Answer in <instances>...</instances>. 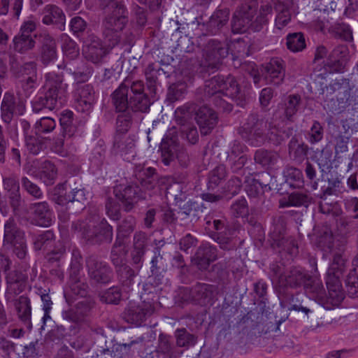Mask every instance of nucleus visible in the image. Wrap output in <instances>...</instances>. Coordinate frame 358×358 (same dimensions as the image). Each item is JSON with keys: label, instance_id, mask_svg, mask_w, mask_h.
Returning <instances> with one entry per match:
<instances>
[{"label": "nucleus", "instance_id": "nucleus-1", "mask_svg": "<svg viewBox=\"0 0 358 358\" xmlns=\"http://www.w3.org/2000/svg\"><path fill=\"white\" fill-rule=\"evenodd\" d=\"M204 95L211 98L215 106L223 111L230 112L233 106L227 99H235L240 92L236 80L232 76L224 78L222 76H215L206 81Z\"/></svg>", "mask_w": 358, "mask_h": 358}, {"label": "nucleus", "instance_id": "nucleus-2", "mask_svg": "<svg viewBox=\"0 0 358 358\" xmlns=\"http://www.w3.org/2000/svg\"><path fill=\"white\" fill-rule=\"evenodd\" d=\"M275 128L262 115L252 113L239 129L242 138L254 146H259L266 141L278 142Z\"/></svg>", "mask_w": 358, "mask_h": 358}, {"label": "nucleus", "instance_id": "nucleus-3", "mask_svg": "<svg viewBox=\"0 0 358 358\" xmlns=\"http://www.w3.org/2000/svg\"><path fill=\"white\" fill-rule=\"evenodd\" d=\"M45 80L44 87L46 91L44 96L32 102V108L35 113H38L44 108L50 110L59 108L66 96L67 85L63 83L62 75L49 72L45 75Z\"/></svg>", "mask_w": 358, "mask_h": 358}, {"label": "nucleus", "instance_id": "nucleus-4", "mask_svg": "<svg viewBox=\"0 0 358 358\" xmlns=\"http://www.w3.org/2000/svg\"><path fill=\"white\" fill-rule=\"evenodd\" d=\"M162 162L169 166L176 158L181 166L186 167L189 163V157L187 150L180 146L177 131L175 127L169 129L161 143Z\"/></svg>", "mask_w": 358, "mask_h": 358}, {"label": "nucleus", "instance_id": "nucleus-5", "mask_svg": "<svg viewBox=\"0 0 358 358\" xmlns=\"http://www.w3.org/2000/svg\"><path fill=\"white\" fill-rule=\"evenodd\" d=\"M345 266V260L340 254H336L333 262L327 271V287L329 290L331 301L334 304H340L344 299L340 278Z\"/></svg>", "mask_w": 358, "mask_h": 358}, {"label": "nucleus", "instance_id": "nucleus-6", "mask_svg": "<svg viewBox=\"0 0 358 358\" xmlns=\"http://www.w3.org/2000/svg\"><path fill=\"white\" fill-rule=\"evenodd\" d=\"M72 229L75 231H82L85 238L95 243H110L113 239V228L104 218L97 224L87 226L83 222H74L72 224Z\"/></svg>", "mask_w": 358, "mask_h": 358}, {"label": "nucleus", "instance_id": "nucleus-7", "mask_svg": "<svg viewBox=\"0 0 358 358\" xmlns=\"http://www.w3.org/2000/svg\"><path fill=\"white\" fill-rule=\"evenodd\" d=\"M102 5L111 9L103 21V27L122 31L128 22L127 10L122 0H101Z\"/></svg>", "mask_w": 358, "mask_h": 358}, {"label": "nucleus", "instance_id": "nucleus-8", "mask_svg": "<svg viewBox=\"0 0 358 358\" xmlns=\"http://www.w3.org/2000/svg\"><path fill=\"white\" fill-rule=\"evenodd\" d=\"M36 29V24L34 20L25 21L22 24L18 34L13 39V50L15 52L25 54L34 48L36 41L31 34Z\"/></svg>", "mask_w": 358, "mask_h": 358}, {"label": "nucleus", "instance_id": "nucleus-9", "mask_svg": "<svg viewBox=\"0 0 358 358\" xmlns=\"http://www.w3.org/2000/svg\"><path fill=\"white\" fill-rule=\"evenodd\" d=\"M228 53L229 48L225 43L210 39L203 50L204 61L202 62V65L211 69H217L222 59L226 57Z\"/></svg>", "mask_w": 358, "mask_h": 358}, {"label": "nucleus", "instance_id": "nucleus-10", "mask_svg": "<svg viewBox=\"0 0 358 358\" xmlns=\"http://www.w3.org/2000/svg\"><path fill=\"white\" fill-rule=\"evenodd\" d=\"M285 229L282 223H277L273 226L270 236L273 248H281L290 255L294 256L298 253V245L294 238L285 236Z\"/></svg>", "mask_w": 358, "mask_h": 358}, {"label": "nucleus", "instance_id": "nucleus-11", "mask_svg": "<svg viewBox=\"0 0 358 358\" xmlns=\"http://www.w3.org/2000/svg\"><path fill=\"white\" fill-rule=\"evenodd\" d=\"M86 265L90 279L95 282L107 283L110 280L112 270L106 263L90 256L86 259Z\"/></svg>", "mask_w": 358, "mask_h": 358}, {"label": "nucleus", "instance_id": "nucleus-12", "mask_svg": "<svg viewBox=\"0 0 358 358\" xmlns=\"http://www.w3.org/2000/svg\"><path fill=\"white\" fill-rule=\"evenodd\" d=\"M129 108L133 111L147 112L151 103L144 92V84L141 80H132L129 98Z\"/></svg>", "mask_w": 358, "mask_h": 358}, {"label": "nucleus", "instance_id": "nucleus-13", "mask_svg": "<svg viewBox=\"0 0 358 358\" xmlns=\"http://www.w3.org/2000/svg\"><path fill=\"white\" fill-rule=\"evenodd\" d=\"M24 111V104L20 101H17L13 94H4L1 105V115L5 123H10L14 115H21Z\"/></svg>", "mask_w": 358, "mask_h": 358}, {"label": "nucleus", "instance_id": "nucleus-14", "mask_svg": "<svg viewBox=\"0 0 358 358\" xmlns=\"http://www.w3.org/2000/svg\"><path fill=\"white\" fill-rule=\"evenodd\" d=\"M303 286L310 297L315 301L322 304H330L333 306L339 305L332 303L329 292H328V295H327L321 280L317 276L308 275Z\"/></svg>", "mask_w": 358, "mask_h": 358}, {"label": "nucleus", "instance_id": "nucleus-15", "mask_svg": "<svg viewBox=\"0 0 358 358\" xmlns=\"http://www.w3.org/2000/svg\"><path fill=\"white\" fill-rule=\"evenodd\" d=\"M153 312L154 308L150 303L130 304L124 312V318L129 323L141 325Z\"/></svg>", "mask_w": 358, "mask_h": 358}, {"label": "nucleus", "instance_id": "nucleus-16", "mask_svg": "<svg viewBox=\"0 0 358 358\" xmlns=\"http://www.w3.org/2000/svg\"><path fill=\"white\" fill-rule=\"evenodd\" d=\"M195 120L199 127L201 135L206 136L211 133L217 124V115L210 108L202 106L196 113Z\"/></svg>", "mask_w": 358, "mask_h": 358}, {"label": "nucleus", "instance_id": "nucleus-17", "mask_svg": "<svg viewBox=\"0 0 358 358\" xmlns=\"http://www.w3.org/2000/svg\"><path fill=\"white\" fill-rule=\"evenodd\" d=\"M132 80L126 78L111 94V101L117 112H126L129 108V92L131 91Z\"/></svg>", "mask_w": 358, "mask_h": 358}, {"label": "nucleus", "instance_id": "nucleus-18", "mask_svg": "<svg viewBox=\"0 0 358 358\" xmlns=\"http://www.w3.org/2000/svg\"><path fill=\"white\" fill-rule=\"evenodd\" d=\"M29 209L33 222L38 226L48 227L52 222V212L46 201L36 202L30 205Z\"/></svg>", "mask_w": 358, "mask_h": 358}, {"label": "nucleus", "instance_id": "nucleus-19", "mask_svg": "<svg viewBox=\"0 0 358 358\" xmlns=\"http://www.w3.org/2000/svg\"><path fill=\"white\" fill-rule=\"evenodd\" d=\"M110 50L97 38H92L83 49L85 59L94 64H100Z\"/></svg>", "mask_w": 358, "mask_h": 358}, {"label": "nucleus", "instance_id": "nucleus-20", "mask_svg": "<svg viewBox=\"0 0 358 358\" xmlns=\"http://www.w3.org/2000/svg\"><path fill=\"white\" fill-rule=\"evenodd\" d=\"M92 309L90 303L86 301L78 302L74 307L62 313L64 320L76 324H83L86 321Z\"/></svg>", "mask_w": 358, "mask_h": 358}, {"label": "nucleus", "instance_id": "nucleus-21", "mask_svg": "<svg viewBox=\"0 0 358 358\" xmlns=\"http://www.w3.org/2000/svg\"><path fill=\"white\" fill-rule=\"evenodd\" d=\"M266 79L274 85L280 84L285 76V62L279 58H272L264 66Z\"/></svg>", "mask_w": 358, "mask_h": 358}, {"label": "nucleus", "instance_id": "nucleus-22", "mask_svg": "<svg viewBox=\"0 0 358 358\" xmlns=\"http://www.w3.org/2000/svg\"><path fill=\"white\" fill-rule=\"evenodd\" d=\"M41 48L40 57L41 63L48 66L53 62L57 57V45L54 38L49 34H42L40 35Z\"/></svg>", "mask_w": 358, "mask_h": 358}, {"label": "nucleus", "instance_id": "nucleus-23", "mask_svg": "<svg viewBox=\"0 0 358 358\" xmlns=\"http://www.w3.org/2000/svg\"><path fill=\"white\" fill-rule=\"evenodd\" d=\"M136 185H120L114 189L115 196L122 202L126 211L131 210L139 197Z\"/></svg>", "mask_w": 358, "mask_h": 358}, {"label": "nucleus", "instance_id": "nucleus-24", "mask_svg": "<svg viewBox=\"0 0 358 358\" xmlns=\"http://www.w3.org/2000/svg\"><path fill=\"white\" fill-rule=\"evenodd\" d=\"M308 275L303 270L294 268L280 275L279 282L285 287H297L302 285H304Z\"/></svg>", "mask_w": 358, "mask_h": 358}, {"label": "nucleus", "instance_id": "nucleus-25", "mask_svg": "<svg viewBox=\"0 0 358 358\" xmlns=\"http://www.w3.org/2000/svg\"><path fill=\"white\" fill-rule=\"evenodd\" d=\"M148 238L145 232H136L134 236L133 250L131 251V259L133 263L140 267L142 264L143 258L145 252Z\"/></svg>", "mask_w": 358, "mask_h": 358}, {"label": "nucleus", "instance_id": "nucleus-26", "mask_svg": "<svg viewBox=\"0 0 358 358\" xmlns=\"http://www.w3.org/2000/svg\"><path fill=\"white\" fill-rule=\"evenodd\" d=\"M331 136L336 154L348 151V144L350 138V134L344 125L341 129L339 127L334 126L331 131Z\"/></svg>", "mask_w": 358, "mask_h": 358}, {"label": "nucleus", "instance_id": "nucleus-27", "mask_svg": "<svg viewBox=\"0 0 358 358\" xmlns=\"http://www.w3.org/2000/svg\"><path fill=\"white\" fill-rule=\"evenodd\" d=\"M43 22L45 24H55L61 30L65 24V15L63 11L56 6L48 5L44 9Z\"/></svg>", "mask_w": 358, "mask_h": 358}, {"label": "nucleus", "instance_id": "nucleus-28", "mask_svg": "<svg viewBox=\"0 0 358 358\" xmlns=\"http://www.w3.org/2000/svg\"><path fill=\"white\" fill-rule=\"evenodd\" d=\"M24 237V233L20 230L13 218H9L4 224L3 245H10Z\"/></svg>", "mask_w": 358, "mask_h": 358}, {"label": "nucleus", "instance_id": "nucleus-29", "mask_svg": "<svg viewBox=\"0 0 358 358\" xmlns=\"http://www.w3.org/2000/svg\"><path fill=\"white\" fill-rule=\"evenodd\" d=\"M77 94L78 107H80L82 111L90 110L94 99L93 87L90 85L80 86L77 89Z\"/></svg>", "mask_w": 358, "mask_h": 358}, {"label": "nucleus", "instance_id": "nucleus-30", "mask_svg": "<svg viewBox=\"0 0 358 358\" xmlns=\"http://www.w3.org/2000/svg\"><path fill=\"white\" fill-rule=\"evenodd\" d=\"M312 201V197L305 193L302 192H292L287 198H284L280 200L279 207L287 208L290 206L299 207L305 206L307 207Z\"/></svg>", "mask_w": 358, "mask_h": 358}, {"label": "nucleus", "instance_id": "nucleus-31", "mask_svg": "<svg viewBox=\"0 0 358 358\" xmlns=\"http://www.w3.org/2000/svg\"><path fill=\"white\" fill-rule=\"evenodd\" d=\"M14 306L19 319L28 327H31V307L29 299L25 296H20L15 300Z\"/></svg>", "mask_w": 358, "mask_h": 358}, {"label": "nucleus", "instance_id": "nucleus-32", "mask_svg": "<svg viewBox=\"0 0 358 358\" xmlns=\"http://www.w3.org/2000/svg\"><path fill=\"white\" fill-rule=\"evenodd\" d=\"M215 292V287L211 285L198 283L193 287V297L194 302L206 303L212 300Z\"/></svg>", "mask_w": 358, "mask_h": 358}, {"label": "nucleus", "instance_id": "nucleus-33", "mask_svg": "<svg viewBox=\"0 0 358 358\" xmlns=\"http://www.w3.org/2000/svg\"><path fill=\"white\" fill-rule=\"evenodd\" d=\"M229 17L228 10H219L215 12L207 23L208 31L212 34H217L227 23Z\"/></svg>", "mask_w": 358, "mask_h": 358}, {"label": "nucleus", "instance_id": "nucleus-34", "mask_svg": "<svg viewBox=\"0 0 358 358\" xmlns=\"http://www.w3.org/2000/svg\"><path fill=\"white\" fill-rule=\"evenodd\" d=\"M114 149L122 155L131 154L134 157L135 142L134 140L125 135H117L114 142Z\"/></svg>", "mask_w": 358, "mask_h": 358}, {"label": "nucleus", "instance_id": "nucleus-35", "mask_svg": "<svg viewBox=\"0 0 358 358\" xmlns=\"http://www.w3.org/2000/svg\"><path fill=\"white\" fill-rule=\"evenodd\" d=\"M156 350L158 353L166 355L169 358H178L180 356V353L177 352L171 337L164 334H160L159 336Z\"/></svg>", "mask_w": 358, "mask_h": 358}, {"label": "nucleus", "instance_id": "nucleus-36", "mask_svg": "<svg viewBox=\"0 0 358 358\" xmlns=\"http://www.w3.org/2000/svg\"><path fill=\"white\" fill-rule=\"evenodd\" d=\"M352 269L346 279V286L349 295L358 297V255L352 260Z\"/></svg>", "mask_w": 358, "mask_h": 358}, {"label": "nucleus", "instance_id": "nucleus-37", "mask_svg": "<svg viewBox=\"0 0 358 358\" xmlns=\"http://www.w3.org/2000/svg\"><path fill=\"white\" fill-rule=\"evenodd\" d=\"M36 176L46 185H52L57 177L55 166L49 161H45L41 164V169L37 173Z\"/></svg>", "mask_w": 358, "mask_h": 358}, {"label": "nucleus", "instance_id": "nucleus-38", "mask_svg": "<svg viewBox=\"0 0 358 358\" xmlns=\"http://www.w3.org/2000/svg\"><path fill=\"white\" fill-rule=\"evenodd\" d=\"M137 343L136 341H132L129 343L115 344L111 349H104L102 354L105 358H124L129 355L130 348Z\"/></svg>", "mask_w": 358, "mask_h": 358}, {"label": "nucleus", "instance_id": "nucleus-39", "mask_svg": "<svg viewBox=\"0 0 358 358\" xmlns=\"http://www.w3.org/2000/svg\"><path fill=\"white\" fill-rule=\"evenodd\" d=\"M279 158L276 152L260 149L255 154V161L264 167H270L275 165Z\"/></svg>", "mask_w": 358, "mask_h": 358}, {"label": "nucleus", "instance_id": "nucleus-40", "mask_svg": "<svg viewBox=\"0 0 358 358\" xmlns=\"http://www.w3.org/2000/svg\"><path fill=\"white\" fill-rule=\"evenodd\" d=\"M288 147L289 155L293 156L296 160L301 161L308 154V145L303 142H299L294 137L290 140Z\"/></svg>", "mask_w": 358, "mask_h": 358}, {"label": "nucleus", "instance_id": "nucleus-41", "mask_svg": "<svg viewBox=\"0 0 358 358\" xmlns=\"http://www.w3.org/2000/svg\"><path fill=\"white\" fill-rule=\"evenodd\" d=\"M230 230H224L222 231L213 232L210 237L219 244L222 250H230L235 248L232 242Z\"/></svg>", "mask_w": 358, "mask_h": 358}, {"label": "nucleus", "instance_id": "nucleus-42", "mask_svg": "<svg viewBox=\"0 0 358 358\" xmlns=\"http://www.w3.org/2000/svg\"><path fill=\"white\" fill-rule=\"evenodd\" d=\"M286 39L287 48L293 52H301L306 48L305 38L301 32L289 34Z\"/></svg>", "mask_w": 358, "mask_h": 358}, {"label": "nucleus", "instance_id": "nucleus-43", "mask_svg": "<svg viewBox=\"0 0 358 358\" xmlns=\"http://www.w3.org/2000/svg\"><path fill=\"white\" fill-rule=\"evenodd\" d=\"M4 188L10 192V198L13 206H17L20 202V185L18 180L14 177H8L3 180Z\"/></svg>", "mask_w": 358, "mask_h": 358}, {"label": "nucleus", "instance_id": "nucleus-44", "mask_svg": "<svg viewBox=\"0 0 358 358\" xmlns=\"http://www.w3.org/2000/svg\"><path fill=\"white\" fill-rule=\"evenodd\" d=\"M301 96L298 94H291L287 96L284 103L285 116L288 120L296 113L301 103Z\"/></svg>", "mask_w": 358, "mask_h": 358}, {"label": "nucleus", "instance_id": "nucleus-45", "mask_svg": "<svg viewBox=\"0 0 358 358\" xmlns=\"http://www.w3.org/2000/svg\"><path fill=\"white\" fill-rule=\"evenodd\" d=\"M176 345L178 347L188 348L196 343V337L189 333L185 328L178 329L175 332Z\"/></svg>", "mask_w": 358, "mask_h": 358}, {"label": "nucleus", "instance_id": "nucleus-46", "mask_svg": "<svg viewBox=\"0 0 358 358\" xmlns=\"http://www.w3.org/2000/svg\"><path fill=\"white\" fill-rule=\"evenodd\" d=\"M11 71L15 73L18 78H37V64L34 61L24 63L20 67L18 71H15L14 67L11 66Z\"/></svg>", "mask_w": 358, "mask_h": 358}, {"label": "nucleus", "instance_id": "nucleus-47", "mask_svg": "<svg viewBox=\"0 0 358 358\" xmlns=\"http://www.w3.org/2000/svg\"><path fill=\"white\" fill-rule=\"evenodd\" d=\"M161 71H163L157 64L154 63L148 64L145 70V75L148 82V87L153 92L155 91L157 76L160 75Z\"/></svg>", "mask_w": 358, "mask_h": 358}, {"label": "nucleus", "instance_id": "nucleus-48", "mask_svg": "<svg viewBox=\"0 0 358 358\" xmlns=\"http://www.w3.org/2000/svg\"><path fill=\"white\" fill-rule=\"evenodd\" d=\"M227 174V169L224 165L216 166L209 175V188L214 189L217 187L226 178Z\"/></svg>", "mask_w": 358, "mask_h": 358}, {"label": "nucleus", "instance_id": "nucleus-49", "mask_svg": "<svg viewBox=\"0 0 358 358\" xmlns=\"http://www.w3.org/2000/svg\"><path fill=\"white\" fill-rule=\"evenodd\" d=\"M103 36L105 45L110 50L120 43L122 37V31L103 27Z\"/></svg>", "mask_w": 358, "mask_h": 358}, {"label": "nucleus", "instance_id": "nucleus-50", "mask_svg": "<svg viewBox=\"0 0 358 358\" xmlns=\"http://www.w3.org/2000/svg\"><path fill=\"white\" fill-rule=\"evenodd\" d=\"M136 221L133 216L125 217L118 227L117 238L116 240L120 241V238L127 237L134 231Z\"/></svg>", "mask_w": 358, "mask_h": 358}, {"label": "nucleus", "instance_id": "nucleus-51", "mask_svg": "<svg viewBox=\"0 0 358 358\" xmlns=\"http://www.w3.org/2000/svg\"><path fill=\"white\" fill-rule=\"evenodd\" d=\"M125 255L124 248L122 241L116 240L111 250V260L117 269L122 265H126L123 263L122 256Z\"/></svg>", "mask_w": 358, "mask_h": 358}, {"label": "nucleus", "instance_id": "nucleus-52", "mask_svg": "<svg viewBox=\"0 0 358 358\" xmlns=\"http://www.w3.org/2000/svg\"><path fill=\"white\" fill-rule=\"evenodd\" d=\"M54 234L50 230L39 234L34 242L35 249L37 250L48 249L54 240Z\"/></svg>", "mask_w": 358, "mask_h": 358}, {"label": "nucleus", "instance_id": "nucleus-53", "mask_svg": "<svg viewBox=\"0 0 358 358\" xmlns=\"http://www.w3.org/2000/svg\"><path fill=\"white\" fill-rule=\"evenodd\" d=\"M187 85L185 82L178 81L173 83L169 87L168 99L171 101H176L180 99L185 93Z\"/></svg>", "mask_w": 358, "mask_h": 358}, {"label": "nucleus", "instance_id": "nucleus-54", "mask_svg": "<svg viewBox=\"0 0 358 358\" xmlns=\"http://www.w3.org/2000/svg\"><path fill=\"white\" fill-rule=\"evenodd\" d=\"M22 188L31 196L36 199L42 198L43 194L41 188L27 177L21 179Z\"/></svg>", "mask_w": 358, "mask_h": 358}, {"label": "nucleus", "instance_id": "nucleus-55", "mask_svg": "<svg viewBox=\"0 0 358 358\" xmlns=\"http://www.w3.org/2000/svg\"><path fill=\"white\" fill-rule=\"evenodd\" d=\"M66 253L65 246L62 243H59L55 248L50 252H48L45 258L49 264L56 263V266L59 267V261L64 257Z\"/></svg>", "mask_w": 358, "mask_h": 358}, {"label": "nucleus", "instance_id": "nucleus-56", "mask_svg": "<svg viewBox=\"0 0 358 358\" xmlns=\"http://www.w3.org/2000/svg\"><path fill=\"white\" fill-rule=\"evenodd\" d=\"M62 50L66 57L74 59L79 56V48L73 40L68 36L64 38Z\"/></svg>", "mask_w": 358, "mask_h": 358}, {"label": "nucleus", "instance_id": "nucleus-57", "mask_svg": "<svg viewBox=\"0 0 358 358\" xmlns=\"http://www.w3.org/2000/svg\"><path fill=\"white\" fill-rule=\"evenodd\" d=\"M25 145L27 150L33 155H38L43 148V141L37 136H27Z\"/></svg>", "mask_w": 358, "mask_h": 358}, {"label": "nucleus", "instance_id": "nucleus-58", "mask_svg": "<svg viewBox=\"0 0 358 358\" xmlns=\"http://www.w3.org/2000/svg\"><path fill=\"white\" fill-rule=\"evenodd\" d=\"M332 152L329 149L324 148L315 156L316 162L321 171H325L331 166Z\"/></svg>", "mask_w": 358, "mask_h": 358}, {"label": "nucleus", "instance_id": "nucleus-59", "mask_svg": "<svg viewBox=\"0 0 358 358\" xmlns=\"http://www.w3.org/2000/svg\"><path fill=\"white\" fill-rule=\"evenodd\" d=\"M117 117V130L121 133H124L129 130L131 125L132 117L131 113L129 110L126 112H120Z\"/></svg>", "mask_w": 358, "mask_h": 358}, {"label": "nucleus", "instance_id": "nucleus-60", "mask_svg": "<svg viewBox=\"0 0 358 358\" xmlns=\"http://www.w3.org/2000/svg\"><path fill=\"white\" fill-rule=\"evenodd\" d=\"M121 292L117 287H110L101 295V300L106 303L117 304L121 299Z\"/></svg>", "mask_w": 358, "mask_h": 358}, {"label": "nucleus", "instance_id": "nucleus-61", "mask_svg": "<svg viewBox=\"0 0 358 358\" xmlns=\"http://www.w3.org/2000/svg\"><path fill=\"white\" fill-rule=\"evenodd\" d=\"M55 126L56 123L52 118L42 117L36 123V134L50 132L55 128Z\"/></svg>", "mask_w": 358, "mask_h": 358}, {"label": "nucleus", "instance_id": "nucleus-62", "mask_svg": "<svg viewBox=\"0 0 358 358\" xmlns=\"http://www.w3.org/2000/svg\"><path fill=\"white\" fill-rule=\"evenodd\" d=\"M308 141L311 144H315L323 138L324 129L321 124L318 121H314L310 131L308 134Z\"/></svg>", "mask_w": 358, "mask_h": 358}, {"label": "nucleus", "instance_id": "nucleus-63", "mask_svg": "<svg viewBox=\"0 0 358 358\" xmlns=\"http://www.w3.org/2000/svg\"><path fill=\"white\" fill-rule=\"evenodd\" d=\"M267 185H264L257 179L251 180L246 185V192L250 197H257L263 194V188Z\"/></svg>", "mask_w": 358, "mask_h": 358}, {"label": "nucleus", "instance_id": "nucleus-64", "mask_svg": "<svg viewBox=\"0 0 358 358\" xmlns=\"http://www.w3.org/2000/svg\"><path fill=\"white\" fill-rule=\"evenodd\" d=\"M231 213L235 217H243L248 213L247 201L244 198L236 201L231 206Z\"/></svg>", "mask_w": 358, "mask_h": 358}]
</instances>
